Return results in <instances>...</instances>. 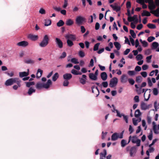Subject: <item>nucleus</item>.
<instances>
[{"instance_id":"35","label":"nucleus","mask_w":159,"mask_h":159,"mask_svg":"<svg viewBox=\"0 0 159 159\" xmlns=\"http://www.w3.org/2000/svg\"><path fill=\"white\" fill-rule=\"evenodd\" d=\"M141 107L142 109L143 110H146L148 108L147 105L143 102H142L141 103Z\"/></svg>"},{"instance_id":"51","label":"nucleus","mask_w":159,"mask_h":159,"mask_svg":"<svg viewBox=\"0 0 159 159\" xmlns=\"http://www.w3.org/2000/svg\"><path fill=\"white\" fill-rule=\"evenodd\" d=\"M102 86L104 88H107L108 85V82L107 81L103 82L102 83Z\"/></svg>"},{"instance_id":"23","label":"nucleus","mask_w":159,"mask_h":159,"mask_svg":"<svg viewBox=\"0 0 159 159\" xmlns=\"http://www.w3.org/2000/svg\"><path fill=\"white\" fill-rule=\"evenodd\" d=\"M18 81H19V84L20 85V86H19V85H18V84H17V85H14L13 86V88L14 90H17L18 87H20L21 86V85L20 84V83L21 82V81L20 80L19 78H18V80H17Z\"/></svg>"},{"instance_id":"58","label":"nucleus","mask_w":159,"mask_h":159,"mask_svg":"<svg viewBox=\"0 0 159 159\" xmlns=\"http://www.w3.org/2000/svg\"><path fill=\"white\" fill-rule=\"evenodd\" d=\"M148 81L149 86L151 87L152 85V84L150 79L149 78H148Z\"/></svg>"},{"instance_id":"19","label":"nucleus","mask_w":159,"mask_h":159,"mask_svg":"<svg viewBox=\"0 0 159 159\" xmlns=\"http://www.w3.org/2000/svg\"><path fill=\"white\" fill-rule=\"evenodd\" d=\"M137 18V15H134L133 17H128V20L129 22H131L134 21Z\"/></svg>"},{"instance_id":"45","label":"nucleus","mask_w":159,"mask_h":159,"mask_svg":"<svg viewBox=\"0 0 159 159\" xmlns=\"http://www.w3.org/2000/svg\"><path fill=\"white\" fill-rule=\"evenodd\" d=\"M127 144L126 143V141L124 139H122L121 142V146L122 147H124Z\"/></svg>"},{"instance_id":"63","label":"nucleus","mask_w":159,"mask_h":159,"mask_svg":"<svg viewBox=\"0 0 159 159\" xmlns=\"http://www.w3.org/2000/svg\"><path fill=\"white\" fill-rule=\"evenodd\" d=\"M141 70V67L139 66H136L135 68V70L136 71H139Z\"/></svg>"},{"instance_id":"49","label":"nucleus","mask_w":159,"mask_h":159,"mask_svg":"<svg viewBox=\"0 0 159 159\" xmlns=\"http://www.w3.org/2000/svg\"><path fill=\"white\" fill-rule=\"evenodd\" d=\"M79 55L81 57H83L85 56L84 53L82 51L79 52Z\"/></svg>"},{"instance_id":"41","label":"nucleus","mask_w":159,"mask_h":159,"mask_svg":"<svg viewBox=\"0 0 159 159\" xmlns=\"http://www.w3.org/2000/svg\"><path fill=\"white\" fill-rule=\"evenodd\" d=\"M142 77L140 76L136 77V81L138 83H140L142 81Z\"/></svg>"},{"instance_id":"21","label":"nucleus","mask_w":159,"mask_h":159,"mask_svg":"<svg viewBox=\"0 0 159 159\" xmlns=\"http://www.w3.org/2000/svg\"><path fill=\"white\" fill-rule=\"evenodd\" d=\"M141 15L142 16H151V14L149 12L146 10H143L141 14Z\"/></svg>"},{"instance_id":"47","label":"nucleus","mask_w":159,"mask_h":159,"mask_svg":"<svg viewBox=\"0 0 159 159\" xmlns=\"http://www.w3.org/2000/svg\"><path fill=\"white\" fill-rule=\"evenodd\" d=\"M124 132V131H123L121 132L120 133H117V136L118 138L122 139L123 138V135Z\"/></svg>"},{"instance_id":"18","label":"nucleus","mask_w":159,"mask_h":159,"mask_svg":"<svg viewBox=\"0 0 159 159\" xmlns=\"http://www.w3.org/2000/svg\"><path fill=\"white\" fill-rule=\"evenodd\" d=\"M43 72L42 70H41L40 69H38L36 74V78H40L42 76Z\"/></svg>"},{"instance_id":"4","label":"nucleus","mask_w":159,"mask_h":159,"mask_svg":"<svg viewBox=\"0 0 159 159\" xmlns=\"http://www.w3.org/2000/svg\"><path fill=\"white\" fill-rule=\"evenodd\" d=\"M85 18L81 16H79L77 17L76 21L78 25H81L85 21Z\"/></svg>"},{"instance_id":"59","label":"nucleus","mask_w":159,"mask_h":159,"mask_svg":"<svg viewBox=\"0 0 159 159\" xmlns=\"http://www.w3.org/2000/svg\"><path fill=\"white\" fill-rule=\"evenodd\" d=\"M129 39L130 41L133 46H134L135 44L134 41V39L131 37V36H129Z\"/></svg>"},{"instance_id":"64","label":"nucleus","mask_w":159,"mask_h":159,"mask_svg":"<svg viewBox=\"0 0 159 159\" xmlns=\"http://www.w3.org/2000/svg\"><path fill=\"white\" fill-rule=\"evenodd\" d=\"M66 52H64L62 53L61 55L60 56L59 58L61 59L64 58L66 57Z\"/></svg>"},{"instance_id":"26","label":"nucleus","mask_w":159,"mask_h":159,"mask_svg":"<svg viewBox=\"0 0 159 159\" xmlns=\"http://www.w3.org/2000/svg\"><path fill=\"white\" fill-rule=\"evenodd\" d=\"M114 44L117 50H119L121 48V45L119 42H114Z\"/></svg>"},{"instance_id":"62","label":"nucleus","mask_w":159,"mask_h":159,"mask_svg":"<svg viewBox=\"0 0 159 159\" xmlns=\"http://www.w3.org/2000/svg\"><path fill=\"white\" fill-rule=\"evenodd\" d=\"M130 49L129 48H127L124 52V55H127L130 52Z\"/></svg>"},{"instance_id":"16","label":"nucleus","mask_w":159,"mask_h":159,"mask_svg":"<svg viewBox=\"0 0 159 159\" xmlns=\"http://www.w3.org/2000/svg\"><path fill=\"white\" fill-rule=\"evenodd\" d=\"M28 38L32 40L35 41L38 39V37L37 35L30 34L28 36Z\"/></svg>"},{"instance_id":"61","label":"nucleus","mask_w":159,"mask_h":159,"mask_svg":"<svg viewBox=\"0 0 159 159\" xmlns=\"http://www.w3.org/2000/svg\"><path fill=\"white\" fill-rule=\"evenodd\" d=\"M69 84L68 80H65L63 83V85L64 86H67Z\"/></svg>"},{"instance_id":"13","label":"nucleus","mask_w":159,"mask_h":159,"mask_svg":"<svg viewBox=\"0 0 159 159\" xmlns=\"http://www.w3.org/2000/svg\"><path fill=\"white\" fill-rule=\"evenodd\" d=\"M110 7L112 8L113 10L114 11H116V12H118L120 11V7L119 6L115 5H113L112 4L110 5Z\"/></svg>"},{"instance_id":"40","label":"nucleus","mask_w":159,"mask_h":159,"mask_svg":"<svg viewBox=\"0 0 159 159\" xmlns=\"http://www.w3.org/2000/svg\"><path fill=\"white\" fill-rule=\"evenodd\" d=\"M130 33L132 37L135 38L136 37V34L133 30H130Z\"/></svg>"},{"instance_id":"44","label":"nucleus","mask_w":159,"mask_h":159,"mask_svg":"<svg viewBox=\"0 0 159 159\" xmlns=\"http://www.w3.org/2000/svg\"><path fill=\"white\" fill-rule=\"evenodd\" d=\"M65 37L66 39H67V43L68 46H70V34H67L65 36Z\"/></svg>"},{"instance_id":"10","label":"nucleus","mask_w":159,"mask_h":159,"mask_svg":"<svg viewBox=\"0 0 159 159\" xmlns=\"http://www.w3.org/2000/svg\"><path fill=\"white\" fill-rule=\"evenodd\" d=\"M52 84V82L51 80H50L49 79L48 80L46 83L43 84V88L46 89H48L50 85Z\"/></svg>"},{"instance_id":"31","label":"nucleus","mask_w":159,"mask_h":159,"mask_svg":"<svg viewBox=\"0 0 159 159\" xmlns=\"http://www.w3.org/2000/svg\"><path fill=\"white\" fill-rule=\"evenodd\" d=\"M64 24V22L62 20H60L57 23V25L58 27H61L63 26Z\"/></svg>"},{"instance_id":"30","label":"nucleus","mask_w":159,"mask_h":159,"mask_svg":"<svg viewBox=\"0 0 159 159\" xmlns=\"http://www.w3.org/2000/svg\"><path fill=\"white\" fill-rule=\"evenodd\" d=\"M59 75L58 73H56L52 77V80L53 81H56L58 78Z\"/></svg>"},{"instance_id":"38","label":"nucleus","mask_w":159,"mask_h":159,"mask_svg":"<svg viewBox=\"0 0 159 159\" xmlns=\"http://www.w3.org/2000/svg\"><path fill=\"white\" fill-rule=\"evenodd\" d=\"M70 61L72 63L75 64H77L79 63V62L78 61V59L76 58H72Z\"/></svg>"},{"instance_id":"36","label":"nucleus","mask_w":159,"mask_h":159,"mask_svg":"<svg viewBox=\"0 0 159 159\" xmlns=\"http://www.w3.org/2000/svg\"><path fill=\"white\" fill-rule=\"evenodd\" d=\"M27 64H33L34 63V61L30 59L25 60L24 61Z\"/></svg>"},{"instance_id":"6","label":"nucleus","mask_w":159,"mask_h":159,"mask_svg":"<svg viewBox=\"0 0 159 159\" xmlns=\"http://www.w3.org/2000/svg\"><path fill=\"white\" fill-rule=\"evenodd\" d=\"M55 42L59 48H61L63 47V43L59 39L56 38L55 39Z\"/></svg>"},{"instance_id":"15","label":"nucleus","mask_w":159,"mask_h":159,"mask_svg":"<svg viewBox=\"0 0 159 159\" xmlns=\"http://www.w3.org/2000/svg\"><path fill=\"white\" fill-rule=\"evenodd\" d=\"M149 5L148 6V7L149 9H150L151 11H153L152 10L155 9L156 7V5L154 3V2H153L150 4H149Z\"/></svg>"},{"instance_id":"43","label":"nucleus","mask_w":159,"mask_h":159,"mask_svg":"<svg viewBox=\"0 0 159 159\" xmlns=\"http://www.w3.org/2000/svg\"><path fill=\"white\" fill-rule=\"evenodd\" d=\"M159 93L157 89L156 88H154L153 89V93L155 95H157Z\"/></svg>"},{"instance_id":"14","label":"nucleus","mask_w":159,"mask_h":159,"mask_svg":"<svg viewBox=\"0 0 159 159\" xmlns=\"http://www.w3.org/2000/svg\"><path fill=\"white\" fill-rule=\"evenodd\" d=\"M101 77L103 80H106L107 78V75L106 72H103L101 74Z\"/></svg>"},{"instance_id":"9","label":"nucleus","mask_w":159,"mask_h":159,"mask_svg":"<svg viewBox=\"0 0 159 159\" xmlns=\"http://www.w3.org/2000/svg\"><path fill=\"white\" fill-rule=\"evenodd\" d=\"M120 80L121 83H126L128 80V77L125 75H123L121 77Z\"/></svg>"},{"instance_id":"28","label":"nucleus","mask_w":159,"mask_h":159,"mask_svg":"<svg viewBox=\"0 0 159 159\" xmlns=\"http://www.w3.org/2000/svg\"><path fill=\"white\" fill-rule=\"evenodd\" d=\"M36 87L37 89H40L43 88V84L40 83H37L36 85Z\"/></svg>"},{"instance_id":"46","label":"nucleus","mask_w":159,"mask_h":159,"mask_svg":"<svg viewBox=\"0 0 159 159\" xmlns=\"http://www.w3.org/2000/svg\"><path fill=\"white\" fill-rule=\"evenodd\" d=\"M136 58L137 61H139L143 59V56L141 54L138 55L136 57Z\"/></svg>"},{"instance_id":"17","label":"nucleus","mask_w":159,"mask_h":159,"mask_svg":"<svg viewBox=\"0 0 159 159\" xmlns=\"http://www.w3.org/2000/svg\"><path fill=\"white\" fill-rule=\"evenodd\" d=\"M89 78L93 80H96L97 79V77L93 73H90L89 74Z\"/></svg>"},{"instance_id":"39","label":"nucleus","mask_w":159,"mask_h":159,"mask_svg":"<svg viewBox=\"0 0 159 159\" xmlns=\"http://www.w3.org/2000/svg\"><path fill=\"white\" fill-rule=\"evenodd\" d=\"M147 26L150 29H154L156 28V25L152 24H148L147 25Z\"/></svg>"},{"instance_id":"20","label":"nucleus","mask_w":159,"mask_h":159,"mask_svg":"<svg viewBox=\"0 0 159 159\" xmlns=\"http://www.w3.org/2000/svg\"><path fill=\"white\" fill-rule=\"evenodd\" d=\"M91 89L92 90V92L93 93H94V92L95 91H97L98 93V94H97L96 97H97L99 94V90H98V87H95V86H93L92 87Z\"/></svg>"},{"instance_id":"22","label":"nucleus","mask_w":159,"mask_h":159,"mask_svg":"<svg viewBox=\"0 0 159 159\" xmlns=\"http://www.w3.org/2000/svg\"><path fill=\"white\" fill-rule=\"evenodd\" d=\"M152 125H153V130L155 134H158L159 133V132L157 131V125L156 124V123L155 122L153 121L152 122Z\"/></svg>"},{"instance_id":"3","label":"nucleus","mask_w":159,"mask_h":159,"mask_svg":"<svg viewBox=\"0 0 159 159\" xmlns=\"http://www.w3.org/2000/svg\"><path fill=\"white\" fill-rule=\"evenodd\" d=\"M117 82V78L116 77H114L111 80L109 84V86L111 88L114 87L116 85Z\"/></svg>"},{"instance_id":"1","label":"nucleus","mask_w":159,"mask_h":159,"mask_svg":"<svg viewBox=\"0 0 159 159\" xmlns=\"http://www.w3.org/2000/svg\"><path fill=\"white\" fill-rule=\"evenodd\" d=\"M17 80H18L17 78H10L6 80L5 83V85L6 86H11L14 83H16L19 85V86H20V85L19 84L20 82L18 81Z\"/></svg>"},{"instance_id":"52","label":"nucleus","mask_w":159,"mask_h":159,"mask_svg":"<svg viewBox=\"0 0 159 159\" xmlns=\"http://www.w3.org/2000/svg\"><path fill=\"white\" fill-rule=\"evenodd\" d=\"M115 111H116L117 113V116H119L120 117H121L122 116H123V115H124L123 113L120 114L117 110H115Z\"/></svg>"},{"instance_id":"8","label":"nucleus","mask_w":159,"mask_h":159,"mask_svg":"<svg viewBox=\"0 0 159 159\" xmlns=\"http://www.w3.org/2000/svg\"><path fill=\"white\" fill-rule=\"evenodd\" d=\"M17 45L19 46L25 47L28 45V43L26 41H22L17 43Z\"/></svg>"},{"instance_id":"56","label":"nucleus","mask_w":159,"mask_h":159,"mask_svg":"<svg viewBox=\"0 0 159 159\" xmlns=\"http://www.w3.org/2000/svg\"><path fill=\"white\" fill-rule=\"evenodd\" d=\"M39 13L42 14H44L46 13V11L43 8H41L39 11Z\"/></svg>"},{"instance_id":"37","label":"nucleus","mask_w":159,"mask_h":159,"mask_svg":"<svg viewBox=\"0 0 159 159\" xmlns=\"http://www.w3.org/2000/svg\"><path fill=\"white\" fill-rule=\"evenodd\" d=\"M100 44V43H97L94 45L93 48L94 51H96L98 50Z\"/></svg>"},{"instance_id":"50","label":"nucleus","mask_w":159,"mask_h":159,"mask_svg":"<svg viewBox=\"0 0 159 159\" xmlns=\"http://www.w3.org/2000/svg\"><path fill=\"white\" fill-rule=\"evenodd\" d=\"M155 39V38L153 36H150L149 37L147 40L149 42H151L154 40Z\"/></svg>"},{"instance_id":"7","label":"nucleus","mask_w":159,"mask_h":159,"mask_svg":"<svg viewBox=\"0 0 159 159\" xmlns=\"http://www.w3.org/2000/svg\"><path fill=\"white\" fill-rule=\"evenodd\" d=\"M87 76L85 75H82V78H80V82L83 84H84L86 83Z\"/></svg>"},{"instance_id":"12","label":"nucleus","mask_w":159,"mask_h":159,"mask_svg":"<svg viewBox=\"0 0 159 159\" xmlns=\"http://www.w3.org/2000/svg\"><path fill=\"white\" fill-rule=\"evenodd\" d=\"M150 13L154 15L155 16L159 17V7H158L155 10L150 11Z\"/></svg>"},{"instance_id":"25","label":"nucleus","mask_w":159,"mask_h":159,"mask_svg":"<svg viewBox=\"0 0 159 159\" xmlns=\"http://www.w3.org/2000/svg\"><path fill=\"white\" fill-rule=\"evenodd\" d=\"M118 139L117 133H115L112 134L111 137V139L112 141H115Z\"/></svg>"},{"instance_id":"42","label":"nucleus","mask_w":159,"mask_h":159,"mask_svg":"<svg viewBox=\"0 0 159 159\" xmlns=\"http://www.w3.org/2000/svg\"><path fill=\"white\" fill-rule=\"evenodd\" d=\"M146 82H143L142 83V84L141 85V87L139 88V89H137V91L138 92H140L142 89V88L145 86H146Z\"/></svg>"},{"instance_id":"54","label":"nucleus","mask_w":159,"mask_h":159,"mask_svg":"<svg viewBox=\"0 0 159 159\" xmlns=\"http://www.w3.org/2000/svg\"><path fill=\"white\" fill-rule=\"evenodd\" d=\"M126 8L128 9H129L131 7V2L129 1H127L126 3Z\"/></svg>"},{"instance_id":"60","label":"nucleus","mask_w":159,"mask_h":159,"mask_svg":"<svg viewBox=\"0 0 159 159\" xmlns=\"http://www.w3.org/2000/svg\"><path fill=\"white\" fill-rule=\"evenodd\" d=\"M141 75L144 78H145L147 77V72L145 71H143L141 73Z\"/></svg>"},{"instance_id":"33","label":"nucleus","mask_w":159,"mask_h":159,"mask_svg":"<svg viewBox=\"0 0 159 159\" xmlns=\"http://www.w3.org/2000/svg\"><path fill=\"white\" fill-rule=\"evenodd\" d=\"M26 86L27 87H30V86L34 85L35 83L34 82H26Z\"/></svg>"},{"instance_id":"11","label":"nucleus","mask_w":159,"mask_h":159,"mask_svg":"<svg viewBox=\"0 0 159 159\" xmlns=\"http://www.w3.org/2000/svg\"><path fill=\"white\" fill-rule=\"evenodd\" d=\"M29 70L28 69V71L27 72L24 71L22 72H19V76L21 78H22L24 77H25L28 76L29 75Z\"/></svg>"},{"instance_id":"29","label":"nucleus","mask_w":159,"mask_h":159,"mask_svg":"<svg viewBox=\"0 0 159 159\" xmlns=\"http://www.w3.org/2000/svg\"><path fill=\"white\" fill-rule=\"evenodd\" d=\"M141 114L139 110L137 109L135 111L134 116L136 117H138Z\"/></svg>"},{"instance_id":"5","label":"nucleus","mask_w":159,"mask_h":159,"mask_svg":"<svg viewBox=\"0 0 159 159\" xmlns=\"http://www.w3.org/2000/svg\"><path fill=\"white\" fill-rule=\"evenodd\" d=\"M136 152V148L134 146L131 147L130 150V156L131 157H134Z\"/></svg>"},{"instance_id":"34","label":"nucleus","mask_w":159,"mask_h":159,"mask_svg":"<svg viewBox=\"0 0 159 159\" xmlns=\"http://www.w3.org/2000/svg\"><path fill=\"white\" fill-rule=\"evenodd\" d=\"M51 20L50 19L46 20L45 22L44 25L45 26H48L51 25Z\"/></svg>"},{"instance_id":"57","label":"nucleus","mask_w":159,"mask_h":159,"mask_svg":"<svg viewBox=\"0 0 159 159\" xmlns=\"http://www.w3.org/2000/svg\"><path fill=\"white\" fill-rule=\"evenodd\" d=\"M129 130L130 133V134H131L134 131V129L132 128V126L131 125H129Z\"/></svg>"},{"instance_id":"53","label":"nucleus","mask_w":159,"mask_h":159,"mask_svg":"<svg viewBox=\"0 0 159 159\" xmlns=\"http://www.w3.org/2000/svg\"><path fill=\"white\" fill-rule=\"evenodd\" d=\"M128 80L129 84L132 85H133L134 83V80L132 79H128Z\"/></svg>"},{"instance_id":"55","label":"nucleus","mask_w":159,"mask_h":159,"mask_svg":"<svg viewBox=\"0 0 159 159\" xmlns=\"http://www.w3.org/2000/svg\"><path fill=\"white\" fill-rule=\"evenodd\" d=\"M152 130H151L150 134L148 136V139L150 140H151L152 139Z\"/></svg>"},{"instance_id":"24","label":"nucleus","mask_w":159,"mask_h":159,"mask_svg":"<svg viewBox=\"0 0 159 159\" xmlns=\"http://www.w3.org/2000/svg\"><path fill=\"white\" fill-rule=\"evenodd\" d=\"M35 92V89H33L32 87H30L27 93L29 95H31L32 94Z\"/></svg>"},{"instance_id":"27","label":"nucleus","mask_w":159,"mask_h":159,"mask_svg":"<svg viewBox=\"0 0 159 159\" xmlns=\"http://www.w3.org/2000/svg\"><path fill=\"white\" fill-rule=\"evenodd\" d=\"M159 46V44L157 42H153L152 45V49H156Z\"/></svg>"},{"instance_id":"32","label":"nucleus","mask_w":159,"mask_h":159,"mask_svg":"<svg viewBox=\"0 0 159 159\" xmlns=\"http://www.w3.org/2000/svg\"><path fill=\"white\" fill-rule=\"evenodd\" d=\"M63 77L65 80H70V74L66 73L63 75Z\"/></svg>"},{"instance_id":"48","label":"nucleus","mask_w":159,"mask_h":159,"mask_svg":"<svg viewBox=\"0 0 159 159\" xmlns=\"http://www.w3.org/2000/svg\"><path fill=\"white\" fill-rule=\"evenodd\" d=\"M127 73L130 76H133L135 74V72L133 70H129L128 71Z\"/></svg>"},{"instance_id":"2","label":"nucleus","mask_w":159,"mask_h":159,"mask_svg":"<svg viewBox=\"0 0 159 159\" xmlns=\"http://www.w3.org/2000/svg\"><path fill=\"white\" fill-rule=\"evenodd\" d=\"M49 39L47 35H45L43 40L39 43V45L41 47H46L48 43Z\"/></svg>"}]
</instances>
